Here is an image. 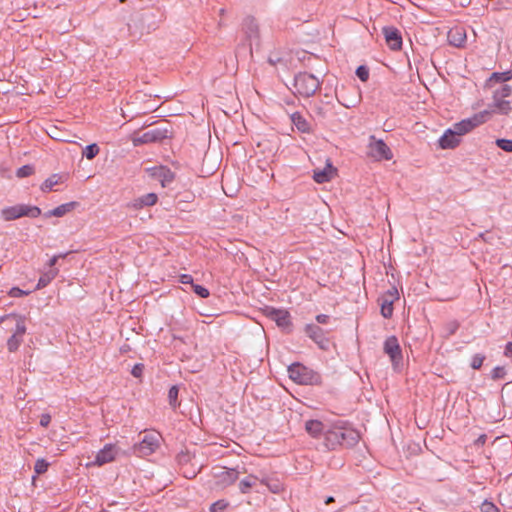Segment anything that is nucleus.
Masks as SVG:
<instances>
[{
	"label": "nucleus",
	"instance_id": "obj_61",
	"mask_svg": "<svg viewBox=\"0 0 512 512\" xmlns=\"http://www.w3.org/2000/svg\"><path fill=\"white\" fill-rule=\"evenodd\" d=\"M338 101H339V103H340V104H342L343 106H345V107H347V108H349V107H351V106H352V105L344 104V103H342L340 100H338Z\"/></svg>",
	"mask_w": 512,
	"mask_h": 512
},
{
	"label": "nucleus",
	"instance_id": "obj_16",
	"mask_svg": "<svg viewBox=\"0 0 512 512\" xmlns=\"http://www.w3.org/2000/svg\"><path fill=\"white\" fill-rule=\"evenodd\" d=\"M119 453V448L114 444H106L95 456L91 463L94 466H103L115 460Z\"/></svg>",
	"mask_w": 512,
	"mask_h": 512
},
{
	"label": "nucleus",
	"instance_id": "obj_49",
	"mask_svg": "<svg viewBox=\"0 0 512 512\" xmlns=\"http://www.w3.org/2000/svg\"><path fill=\"white\" fill-rule=\"evenodd\" d=\"M143 371H144V365L142 363H137L133 366V368L131 370V374L135 378H140L143 374Z\"/></svg>",
	"mask_w": 512,
	"mask_h": 512
},
{
	"label": "nucleus",
	"instance_id": "obj_4",
	"mask_svg": "<svg viewBox=\"0 0 512 512\" xmlns=\"http://www.w3.org/2000/svg\"><path fill=\"white\" fill-rule=\"evenodd\" d=\"M41 215V209L37 206L17 204L1 210V217L5 221H12L21 217L37 218Z\"/></svg>",
	"mask_w": 512,
	"mask_h": 512
},
{
	"label": "nucleus",
	"instance_id": "obj_12",
	"mask_svg": "<svg viewBox=\"0 0 512 512\" xmlns=\"http://www.w3.org/2000/svg\"><path fill=\"white\" fill-rule=\"evenodd\" d=\"M145 172L150 178L159 181L163 188L168 187L175 180V173L167 166L148 167Z\"/></svg>",
	"mask_w": 512,
	"mask_h": 512
},
{
	"label": "nucleus",
	"instance_id": "obj_26",
	"mask_svg": "<svg viewBox=\"0 0 512 512\" xmlns=\"http://www.w3.org/2000/svg\"><path fill=\"white\" fill-rule=\"evenodd\" d=\"M58 273V269H49L44 272L37 282L36 289L39 290L46 287L58 275Z\"/></svg>",
	"mask_w": 512,
	"mask_h": 512
},
{
	"label": "nucleus",
	"instance_id": "obj_51",
	"mask_svg": "<svg viewBox=\"0 0 512 512\" xmlns=\"http://www.w3.org/2000/svg\"><path fill=\"white\" fill-rule=\"evenodd\" d=\"M66 257V254H59V255H55L53 256L49 262H48V266H49V269H55L54 266L56 265L58 259L60 258H65Z\"/></svg>",
	"mask_w": 512,
	"mask_h": 512
},
{
	"label": "nucleus",
	"instance_id": "obj_5",
	"mask_svg": "<svg viewBox=\"0 0 512 512\" xmlns=\"http://www.w3.org/2000/svg\"><path fill=\"white\" fill-rule=\"evenodd\" d=\"M491 114H492V111H490V110L480 111V112L474 114L472 117L463 119V120L455 123L452 128L455 130V132H457V134L461 138V136L469 133L476 127L487 122L488 119L490 118Z\"/></svg>",
	"mask_w": 512,
	"mask_h": 512
},
{
	"label": "nucleus",
	"instance_id": "obj_30",
	"mask_svg": "<svg viewBox=\"0 0 512 512\" xmlns=\"http://www.w3.org/2000/svg\"><path fill=\"white\" fill-rule=\"evenodd\" d=\"M178 395H179V386L173 385L170 387L168 391V401L169 405L173 410H175L177 407L180 406V402L178 401Z\"/></svg>",
	"mask_w": 512,
	"mask_h": 512
},
{
	"label": "nucleus",
	"instance_id": "obj_38",
	"mask_svg": "<svg viewBox=\"0 0 512 512\" xmlns=\"http://www.w3.org/2000/svg\"><path fill=\"white\" fill-rule=\"evenodd\" d=\"M512 78V71H506V72H494L491 75L490 80H495L496 82H506Z\"/></svg>",
	"mask_w": 512,
	"mask_h": 512
},
{
	"label": "nucleus",
	"instance_id": "obj_35",
	"mask_svg": "<svg viewBox=\"0 0 512 512\" xmlns=\"http://www.w3.org/2000/svg\"><path fill=\"white\" fill-rule=\"evenodd\" d=\"M512 93V88L511 86L507 85V84H503L501 85V87L499 89H497L495 92H494V99H504L506 97H509Z\"/></svg>",
	"mask_w": 512,
	"mask_h": 512
},
{
	"label": "nucleus",
	"instance_id": "obj_39",
	"mask_svg": "<svg viewBox=\"0 0 512 512\" xmlns=\"http://www.w3.org/2000/svg\"><path fill=\"white\" fill-rule=\"evenodd\" d=\"M229 506V502L225 499H220L210 506V512H224L226 508Z\"/></svg>",
	"mask_w": 512,
	"mask_h": 512
},
{
	"label": "nucleus",
	"instance_id": "obj_58",
	"mask_svg": "<svg viewBox=\"0 0 512 512\" xmlns=\"http://www.w3.org/2000/svg\"><path fill=\"white\" fill-rule=\"evenodd\" d=\"M183 474H184V476H185L186 478H188V479H192V478H194V477L197 475V472H196V471H194V470H192V471L184 472Z\"/></svg>",
	"mask_w": 512,
	"mask_h": 512
},
{
	"label": "nucleus",
	"instance_id": "obj_34",
	"mask_svg": "<svg viewBox=\"0 0 512 512\" xmlns=\"http://www.w3.org/2000/svg\"><path fill=\"white\" fill-rule=\"evenodd\" d=\"M99 146L96 143L89 144L83 150V156L88 160L94 159L99 154Z\"/></svg>",
	"mask_w": 512,
	"mask_h": 512
},
{
	"label": "nucleus",
	"instance_id": "obj_63",
	"mask_svg": "<svg viewBox=\"0 0 512 512\" xmlns=\"http://www.w3.org/2000/svg\"><path fill=\"white\" fill-rule=\"evenodd\" d=\"M121 3H124L126 0H119Z\"/></svg>",
	"mask_w": 512,
	"mask_h": 512
},
{
	"label": "nucleus",
	"instance_id": "obj_54",
	"mask_svg": "<svg viewBox=\"0 0 512 512\" xmlns=\"http://www.w3.org/2000/svg\"><path fill=\"white\" fill-rule=\"evenodd\" d=\"M313 111L321 119L326 117V110L322 106H315Z\"/></svg>",
	"mask_w": 512,
	"mask_h": 512
},
{
	"label": "nucleus",
	"instance_id": "obj_14",
	"mask_svg": "<svg viewBox=\"0 0 512 512\" xmlns=\"http://www.w3.org/2000/svg\"><path fill=\"white\" fill-rule=\"evenodd\" d=\"M158 434H146L142 440L134 445V452L139 456H148L156 451L159 446Z\"/></svg>",
	"mask_w": 512,
	"mask_h": 512
},
{
	"label": "nucleus",
	"instance_id": "obj_37",
	"mask_svg": "<svg viewBox=\"0 0 512 512\" xmlns=\"http://www.w3.org/2000/svg\"><path fill=\"white\" fill-rule=\"evenodd\" d=\"M485 359L486 356L482 353H477L473 355L470 362V367L474 370H479L482 367Z\"/></svg>",
	"mask_w": 512,
	"mask_h": 512
},
{
	"label": "nucleus",
	"instance_id": "obj_17",
	"mask_svg": "<svg viewBox=\"0 0 512 512\" xmlns=\"http://www.w3.org/2000/svg\"><path fill=\"white\" fill-rule=\"evenodd\" d=\"M243 31L249 42V49L252 51L253 43L259 44V27L254 17L247 16L243 20Z\"/></svg>",
	"mask_w": 512,
	"mask_h": 512
},
{
	"label": "nucleus",
	"instance_id": "obj_31",
	"mask_svg": "<svg viewBox=\"0 0 512 512\" xmlns=\"http://www.w3.org/2000/svg\"><path fill=\"white\" fill-rule=\"evenodd\" d=\"M23 342V337L12 334L7 340V349L9 352H16Z\"/></svg>",
	"mask_w": 512,
	"mask_h": 512
},
{
	"label": "nucleus",
	"instance_id": "obj_25",
	"mask_svg": "<svg viewBox=\"0 0 512 512\" xmlns=\"http://www.w3.org/2000/svg\"><path fill=\"white\" fill-rule=\"evenodd\" d=\"M217 476L223 485H230L238 479V471L236 469H225Z\"/></svg>",
	"mask_w": 512,
	"mask_h": 512
},
{
	"label": "nucleus",
	"instance_id": "obj_8",
	"mask_svg": "<svg viewBox=\"0 0 512 512\" xmlns=\"http://www.w3.org/2000/svg\"><path fill=\"white\" fill-rule=\"evenodd\" d=\"M304 332L321 350L327 351L330 347V340L327 337L328 331L319 325L310 323L304 327Z\"/></svg>",
	"mask_w": 512,
	"mask_h": 512
},
{
	"label": "nucleus",
	"instance_id": "obj_23",
	"mask_svg": "<svg viewBox=\"0 0 512 512\" xmlns=\"http://www.w3.org/2000/svg\"><path fill=\"white\" fill-rule=\"evenodd\" d=\"M324 445L329 450H335L340 446L339 435L335 425L324 434Z\"/></svg>",
	"mask_w": 512,
	"mask_h": 512
},
{
	"label": "nucleus",
	"instance_id": "obj_7",
	"mask_svg": "<svg viewBox=\"0 0 512 512\" xmlns=\"http://www.w3.org/2000/svg\"><path fill=\"white\" fill-rule=\"evenodd\" d=\"M367 154L375 161L391 160L393 158V153L388 145L382 139H377L374 135L369 137Z\"/></svg>",
	"mask_w": 512,
	"mask_h": 512
},
{
	"label": "nucleus",
	"instance_id": "obj_57",
	"mask_svg": "<svg viewBox=\"0 0 512 512\" xmlns=\"http://www.w3.org/2000/svg\"><path fill=\"white\" fill-rule=\"evenodd\" d=\"M487 436L485 434H482L478 437V439L475 441L476 444H485Z\"/></svg>",
	"mask_w": 512,
	"mask_h": 512
},
{
	"label": "nucleus",
	"instance_id": "obj_32",
	"mask_svg": "<svg viewBox=\"0 0 512 512\" xmlns=\"http://www.w3.org/2000/svg\"><path fill=\"white\" fill-rule=\"evenodd\" d=\"M448 39H449V42L456 46V47H459L461 46L465 40H466V36L465 35H462L459 31H453L451 30L449 33H448Z\"/></svg>",
	"mask_w": 512,
	"mask_h": 512
},
{
	"label": "nucleus",
	"instance_id": "obj_6",
	"mask_svg": "<svg viewBox=\"0 0 512 512\" xmlns=\"http://www.w3.org/2000/svg\"><path fill=\"white\" fill-rule=\"evenodd\" d=\"M170 137L171 130L169 129V125H165L163 127H154L145 131L140 136L135 137L133 139V143L135 146L141 144L158 143Z\"/></svg>",
	"mask_w": 512,
	"mask_h": 512
},
{
	"label": "nucleus",
	"instance_id": "obj_11",
	"mask_svg": "<svg viewBox=\"0 0 512 512\" xmlns=\"http://www.w3.org/2000/svg\"><path fill=\"white\" fill-rule=\"evenodd\" d=\"M335 427L339 435L340 446L350 448L359 442L358 431L348 426V423L341 422V425H335Z\"/></svg>",
	"mask_w": 512,
	"mask_h": 512
},
{
	"label": "nucleus",
	"instance_id": "obj_40",
	"mask_svg": "<svg viewBox=\"0 0 512 512\" xmlns=\"http://www.w3.org/2000/svg\"><path fill=\"white\" fill-rule=\"evenodd\" d=\"M48 467H49V463L45 459L40 458V459H37L35 462L34 471L37 475H41L48 470Z\"/></svg>",
	"mask_w": 512,
	"mask_h": 512
},
{
	"label": "nucleus",
	"instance_id": "obj_27",
	"mask_svg": "<svg viewBox=\"0 0 512 512\" xmlns=\"http://www.w3.org/2000/svg\"><path fill=\"white\" fill-rule=\"evenodd\" d=\"M323 423L319 420H309L305 424L306 431L313 437H317L323 431Z\"/></svg>",
	"mask_w": 512,
	"mask_h": 512
},
{
	"label": "nucleus",
	"instance_id": "obj_36",
	"mask_svg": "<svg viewBox=\"0 0 512 512\" xmlns=\"http://www.w3.org/2000/svg\"><path fill=\"white\" fill-rule=\"evenodd\" d=\"M494 106L499 113L507 114L511 110L510 102L504 99H494Z\"/></svg>",
	"mask_w": 512,
	"mask_h": 512
},
{
	"label": "nucleus",
	"instance_id": "obj_56",
	"mask_svg": "<svg viewBox=\"0 0 512 512\" xmlns=\"http://www.w3.org/2000/svg\"><path fill=\"white\" fill-rule=\"evenodd\" d=\"M504 354L507 357H512V342L507 343Z\"/></svg>",
	"mask_w": 512,
	"mask_h": 512
},
{
	"label": "nucleus",
	"instance_id": "obj_13",
	"mask_svg": "<svg viewBox=\"0 0 512 512\" xmlns=\"http://www.w3.org/2000/svg\"><path fill=\"white\" fill-rule=\"evenodd\" d=\"M265 314L269 319L275 321L278 327L288 332L291 331V316L287 310L267 306L265 308Z\"/></svg>",
	"mask_w": 512,
	"mask_h": 512
},
{
	"label": "nucleus",
	"instance_id": "obj_20",
	"mask_svg": "<svg viewBox=\"0 0 512 512\" xmlns=\"http://www.w3.org/2000/svg\"><path fill=\"white\" fill-rule=\"evenodd\" d=\"M290 119L299 132L305 134L313 133L311 123L300 112L291 114Z\"/></svg>",
	"mask_w": 512,
	"mask_h": 512
},
{
	"label": "nucleus",
	"instance_id": "obj_47",
	"mask_svg": "<svg viewBox=\"0 0 512 512\" xmlns=\"http://www.w3.org/2000/svg\"><path fill=\"white\" fill-rule=\"evenodd\" d=\"M261 483L265 484L272 493H279L282 490V484L279 481L269 483L266 479H263Z\"/></svg>",
	"mask_w": 512,
	"mask_h": 512
},
{
	"label": "nucleus",
	"instance_id": "obj_59",
	"mask_svg": "<svg viewBox=\"0 0 512 512\" xmlns=\"http://www.w3.org/2000/svg\"><path fill=\"white\" fill-rule=\"evenodd\" d=\"M334 497L333 496H328L326 499H325V504H330L332 502H334Z\"/></svg>",
	"mask_w": 512,
	"mask_h": 512
},
{
	"label": "nucleus",
	"instance_id": "obj_22",
	"mask_svg": "<svg viewBox=\"0 0 512 512\" xmlns=\"http://www.w3.org/2000/svg\"><path fill=\"white\" fill-rule=\"evenodd\" d=\"M336 172L337 169L334 168L330 162H328L324 169L314 171L313 179L319 184L326 183L333 178Z\"/></svg>",
	"mask_w": 512,
	"mask_h": 512
},
{
	"label": "nucleus",
	"instance_id": "obj_24",
	"mask_svg": "<svg viewBox=\"0 0 512 512\" xmlns=\"http://www.w3.org/2000/svg\"><path fill=\"white\" fill-rule=\"evenodd\" d=\"M8 318L16 319V327H15V331L13 334L23 337L24 334L26 333L25 317L22 315L12 313V314H8V315L1 317L0 322L4 321L5 319H8Z\"/></svg>",
	"mask_w": 512,
	"mask_h": 512
},
{
	"label": "nucleus",
	"instance_id": "obj_29",
	"mask_svg": "<svg viewBox=\"0 0 512 512\" xmlns=\"http://www.w3.org/2000/svg\"><path fill=\"white\" fill-rule=\"evenodd\" d=\"M258 478L254 475H248L246 478L242 479L239 483V489L241 493H248L249 490L256 485Z\"/></svg>",
	"mask_w": 512,
	"mask_h": 512
},
{
	"label": "nucleus",
	"instance_id": "obj_46",
	"mask_svg": "<svg viewBox=\"0 0 512 512\" xmlns=\"http://www.w3.org/2000/svg\"><path fill=\"white\" fill-rule=\"evenodd\" d=\"M176 459L179 465H186L191 461L192 455L189 451H181L177 454Z\"/></svg>",
	"mask_w": 512,
	"mask_h": 512
},
{
	"label": "nucleus",
	"instance_id": "obj_50",
	"mask_svg": "<svg viewBox=\"0 0 512 512\" xmlns=\"http://www.w3.org/2000/svg\"><path fill=\"white\" fill-rule=\"evenodd\" d=\"M29 292L28 291H24L18 287H13L11 288V290L9 291V295L11 297H22V296H25V295H28Z\"/></svg>",
	"mask_w": 512,
	"mask_h": 512
},
{
	"label": "nucleus",
	"instance_id": "obj_18",
	"mask_svg": "<svg viewBox=\"0 0 512 512\" xmlns=\"http://www.w3.org/2000/svg\"><path fill=\"white\" fill-rule=\"evenodd\" d=\"M460 137L453 128L447 129L439 139V146L442 149H454L460 144Z\"/></svg>",
	"mask_w": 512,
	"mask_h": 512
},
{
	"label": "nucleus",
	"instance_id": "obj_52",
	"mask_svg": "<svg viewBox=\"0 0 512 512\" xmlns=\"http://www.w3.org/2000/svg\"><path fill=\"white\" fill-rule=\"evenodd\" d=\"M180 282L182 284H189L190 286L193 285L194 281H193V277L189 274H182L180 275Z\"/></svg>",
	"mask_w": 512,
	"mask_h": 512
},
{
	"label": "nucleus",
	"instance_id": "obj_1",
	"mask_svg": "<svg viewBox=\"0 0 512 512\" xmlns=\"http://www.w3.org/2000/svg\"><path fill=\"white\" fill-rule=\"evenodd\" d=\"M165 19V13L160 8L151 7L137 12L131 16L128 23L129 35L133 39H141L158 29L161 22Z\"/></svg>",
	"mask_w": 512,
	"mask_h": 512
},
{
	"label": "nucleus",
	"instance_id": "obj_60",
	"mask_svg": "<svg viewBox=\"0 0 512 512\" xmlns=\"http://www.w3.org/2000/svg\"><path fill=\"white\" fill-rule=\"evenodd\" d=\"M225 12H226V11H225V9H224V8H221V9L219 10V15L222 17V16H224V15H225Z\"/></svg>",
	"mask_w": 512,
	"mask_h": 512
},
{
	"label": "nucleus",
	"instance_id": "obj_55",
	"mask_svg": "<svg viewBox=\"0 0 512 512\" xmlns=\"http://www.w3.org/2000/svg\"><path fill=\"white\" fill-rule=\"evenodd\" d=\"M330 320V316L326 314H318L316 316V321L318 324H327Z\"/></svg>",
	"mask_w": 512,
	"mask_h": 512
},
{
	"label": "nucleus",
	"instance_id": "obj_41",
	"mask_svg": "<svg viewBox=\"0 0 512 512\" xmlns=\"http://www.w3.org/2000/svg\"><path fill=\"white\" fill-rule=\"evenodd\" d=\"M495 144L498 148L502 149L505 152H512V140L499 138L495 141Z\"/></svg>",
	"mask_w": 512,
	"mask_h": 512
},
{
	"label": "nucleus",
	"instance_id": "obj_2",
	"mask_svg": "<svg viewBox=\"0 0 512 512\" xmlns=\"http://www.w3.org/2000/svg\"><path fill=\"white\" fill-rule=\"evenodd\" d=\"M322 82L313 74L303 71L294 75L292 91L304 98L313 96L321 87Z\"/></svg>",
	"mask_w": 512,
	"mask_h": 512
},
{
	"label": "nucleus",
	"instance_id": "obj_43",
	"mask_svg": "<svg viewBox=\"0 0 512 512\" xmlns=\"http://www.w3.org/2000/svg\"><path fill=\"white\" fill-rule=\"evenodd\" d=\"M355 74L362 82H366L369 79V69L365 65L358 66Z\"/></svg>",
	"mask_w": 512,
	"mask_h": 512
},
{
	"label": "nucleus",
	"instance_id": "obj_45",
	"mask_svg": "<svg viewBox=\"0 0 512 512\" xmlns=\"http://www.w3.org/2000/svg\"><path fill=\"white\" fill-rule=\"evenodd\" d=\"M506 376V369L503 366H497L491 371V378L493 380L504 379Z\"/></svg>",
	"mask_w": 512,
	"mask_h": 512
},
{
	"label": "nucleus",
	"instance_id": "obj_48",
	"mask_svg": "<svg viewBox=\"0 0 512 512\" xmlns=\"http://www.w3.org/2000/svg\"><path fill=\"white\" fill-rule=\"evenodd\" d=\"M481 512H500L499 508L488 500H485L480 506Z\"/></svg>",
	"mask_w": 512,
	"mask_h": 512
},
{
	"label": "nucleus",
	"instance_id": "obj_21",
	"mask_svg": "<svg viewBox=\"0 0 512 512\" xmlns=\"http://www.w3.org/2000/svg\"><path fill=\"white\" fill-rule=\"evenodd\" d=\"M157 201H158L157 194H155V193H147L145 195H142V196L134 199L133 202H131L129 204V206L133 207L136 210H138V209H142L144 207L153 206V205H155L157 203Z\"/></svg>",
	"mask_w": 512,
	"mask_h": 512
},
{
	"label": "nucleus",
	"instance_id": "obj_10",
	"mask_svg": "<svg viewBox=\"0 0 512 512\" xmlns=\"http://www.w3.org/2000/svg\"><path fill=\"white\" fill-rule=\"evenodd\" d=\"M399 299V293L396 287H391L383 295L378 298V304L380 305V313L386 318L390 319L393 315V304Z\"/></svg>",
	"mask_w": 512,
	"mask_h": 512
},
{
	"label": "nucleus",
	"instance_id": "obj_53",
	"mask_svg": "<svg viewBox=\"0 0 512 512\" xmlns=\"http://www.w3.org/2000/svg\"><path fill=\"white\" fill-rule=\"evenodd\" d=\"M51 422V416L49 414H42L40 417V425L42 427H48Z\"/></svg>",
	"mask_w": 512,
	"mask_h": 512
},
{
	"label": "nucleus",
	"instance_id": "obj_62",
	"mask_svg": "<svg viewBox=\"0 0 512 512\" xmlns=\"http://www.w3.org/2000/svg\"><path fill=\"white\" fill-rule=\"evenodd\" d=\"M223 25H224V24L222 23V21H220V22L218 23V26H220V27H221V26H223Z\"/></svg>",
	"mask_w": 512,
	"mask_h": 512
},
{
	"label": "nucleus",
	"instance_id": "obj_3",
	"mask_svg": "<svg viewBox=\"0 0 512 512\" xmlns=\"http://www.w3.org/2000/svg\"><path fill=\"white\" fill-rule=\"evenodd\" d=\"M289 378L300 385H320L322 383L321 375L313 369L295 362L288 367Z\"/></svg>",
	"mask_w": 512,
	"mask_h": 512
},
{
	"label": "nucleus",
	"instance_id": "obj_19",
	"mask_svg": "<svg viewBox=\"0 0 512 512\" xmlns=\"http://www.w3.org/2000/svg\"><path fill=\"white\" fill-rule=\"evenodd\" d=\"M80 205L77 201H71L68 203L61 204L57 206L56 208L49 210L44 213L45 218H50L52 216L54 217H63L67 213L73 211L75 208H77Z\"/></svg>",
	"mask_w": 512,
	"mask_h": 512
},
{
	"label": "nucleus",
	"instance_id": "obj_33",
	"mask_svg": "<svg viewBox=\"0 0 512 512\" xmlns=\"http://www.w3.org/2000/svg\"><path fill=\"white\" fill-rule=\"evenodd\" d=\"M460 327L457 320H451L444 325V338L448 339L454 335Z\"/></svg>",
	"mask_w": 512,
	"mask_h": 512
},
{
	"label": "nucleus",
	"instance_id": "obj_28",
	"mask_svg": "<svg viewBox=\"0 0 512 512\" xmlns=\"http://www.w3.org/2000/svg\"><path fill=\"white\" fill-rule=\"evenodd\" d=\"M63 181V176L59 174H53L48 177L41 185V190L43 192H48L52 190V188Z\"/></svg>",
	"mask_w": 512,
	"mask_h": 512
},
{
	"label": "nucleus",
	"instance_id": "obj_42",
	"mask_svg": "<svg viewBox=\"0 0 512 512\" xmlns=\"http://www.w3.org/2000/svg\"><path fill=\"white\" fill-rule=\"evenodd\" d=\"M34 173V167L32 165H23L22 167L18 168L16 171V176L18 178H25Z\"/></svg>",
	"mask_w": 512,
	"mask_h": 512
},
{
	"label": "nucleus",
	"instance_id": "obj_15",
	"mask_svg": "<svg viewBox=\"0 0 512 512\" xmlns=\"http://www.w3.org/2000/svg\"><path fill=\"white\" fill-rule=\"evenodd\" d=\"M386 44L393 51H399L402 48L403 39L401 31L394 26H385L382 29Z\"/></svg>",
	"mask_w": 512,
	"mask_h": 512
},
{
	"label": "nucleus",
	"instance_id": "obj_44",
	"mask_svg": "<svg viewBox=\"0 0 512 512\" xmlns=\"http://www.w3.org/2000/svg\"><path fill=\"white\" fill-rule=\"evenodd\" d=\"M191 289L200 298H207L210 295L209 290L199 284L193 283V285L191 286Z\"/></svg>",
	"mask_w": 512,
	"mask_h": 512
},
{
	"label": "nucleus",
	"instance_id": "obj_9",
	"mask_svg": "<svg viewBox=\"0 0 512 512\" xmlns=\"http://www.w3.org/2000/svg\"><path fill=\"white\" fill-rule=\"evenodd\" d=\"M383 350L389 356L394 370H398L402 365L403 356L397 337L389 336L384 342Z\"/></svg>",
	"mask_w": 512,
	"mask_h": 512
}]
</instances>
